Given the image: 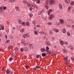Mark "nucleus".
Here are the masks:
<instances>
[{
  "mask_svg": "<svg viewBox=\"0 0 74 74\" xmlns=\"http://www.w3.org/2000/svg\"><path fill=\"white\" fill-rule=\"evenodd\" d=\"M36 58L37 59H38V58H39V56H38V55H37V56L36 57Z\"/></svg>",
  "mask_w": 74,
  "mask_h": 74,
  "instance_id": "obj_49",
  "label": "nucleus"
},
{
  "mask_svg": "<svg viewBox=\"0 0 74 74\" xmlns=\"http://www.w3.org/2000/svg\"><path fill=\"white\" fill-rule=\"evenodd\" d=\"M32 45H30V44L29 45V47H32Z\"/></svg>",
  "mask_w": 74,
  "mask_h": 74,
  "instance_id": "obj_44",
  "label": "nucleus"
},
{
  "mask_svg": "<svg viewBox=\"0 0 74 74\" xmlns=\"http://www.w3.org/2000/svg\"><path fill=\"white\" fill-rule=\"evenodd\" d=\"M26 25H27V26H29V22H27L26 23Z\"/></svg>",
  "mask_w": 74,
  "mask_h": 74,
  "instance_id": "obj_33",
  "label": "nucleus"
},
{
  "mask_svg": "<svg viewBox=\"0 0 74 74\" xmlns=\"http://www.w3.org/2000/svg\"><path fill=\"white\" fill-rule=\"evenodd\" d=\"M46 56V54L45 53H43L42 54V57H44V56Z\"/></svg>",
  "mask_w": 74,
  "mask_h": 74,
  "instance_id": "obj_26",
  "label": "nucleus"
},
{
  "mask_svg": "<svg viewBox=\"0 0 74 74\" xmlns=\"http://www.w3.org/2000/svg\"><path fill=\"white\" fill-rule=\"evenodd\" d=\"M12 59H13V58H10L9 59V62H11V61L12 60Z\"/></svg>",
  "mask_w": 74,
  "mask_h": 74,
  "instance_id": "obj_21",
  "label": "nucleus"
},
{
  "mask_svg": "<svg viewBox=\"0 0 74 74\" xmlns=\"http://www.w3.org/2000/svg\"><path fill=\"white\" fill-rule=\"evenodd\" d=\"M11 46H9V47H8V48H10Z\"/></svg>",
  "mask_w": 74,
  "mask_h": 74,
  "instance_id": "obj_64",
  "label": "nucleus"
},
{
  "mask_svg": "<svg viewBox=\"0 0 74 74\" xmlns=\"http://www.w3.org/2000/svg\"><path fill=\"white\" fill-rule=\"evenodd\" d=\"M29 16H30V17H32V16H33V14L31 13H30L29 14Z\"/></svg>",
  "mask_w": 74,
  "mask_h": 74,
  "instance_id": "obj_35",
  "label": "nucleus"
},
{
  "mask_svg": "<svg viewBox=\"0 0 74 74\" xmlns=\"http://www.w3.org/2000/svg\"><path fill=\"white\" fill-rule=\"evenodd\" d=\"M23 2L24 4H26V3H27V2L26 1H23Z\"/></svg>",
  "mask_w": 74,
  "mask_h": 74,
  "instance_id": "obj_38",
  "label": "nucleus"
},
{
  "mask_svg": "<svg viewBox=\"0 0 74 74\" xmlns=\"http://www.w3.org/2000/svg\"><path fill=\"white\" fill-rule=\"evenodd\" d=\"M71 59L72 60H73V59H74V58H73V57H72V58H71Z\"/></svg>",
  "mask_w": 74,
  "mask_h": 74,
  "instance_id": "obj_60",
  "label": "nucleus"
},
{
  "mask_svg": "<svg viewBox=\"0 0 74 74\" xmlns=\"http://www.w3.org/2000/svg\"><path fill=\"white\" fill-rule=\"evenodd\" d=\"M15 9L16 10V11H19V8L18 6H16L15 8Z\"/></svg>",
  "mask_w": 74,
  "mask_h": 74,
  "instance_id": "obj_13",
  "label": "nucleus"
},
{
  "mask_svg": "<svg viewBox=\"0 0 74 74\" xmlns=\"http://www.w3.org/2000/svg\"><path fill=\"white\" fill-rule=\"evenodd\" d=\"M49 12H52V10L51 9H50L49 10Z\"/></svg>",
  "mask_w": 74,
  "mask_h": 74,
  "instance_id": "obj_43",
  "label": "nucleus"
},
{
  "mask_svg": "<svg viewBox=\"0 0 74 74\" xmlns=\"http://www.w3.org/2000/svg\"><path fill=\"white\" fill-rule=\"evenodd\" d=\"M49 33L50 34H52V31H49Z\"/></svg>",
  "mask_w": 74,
  "mask_h": 74,
  "instance_id": "obj_41",
  "label": "nucleus"
},
{
  "mask_svg": "<svg viewBox=\"0 0 74 74\" xmlns=\"http://www.w3.org/2000/svg\"><path fill=\"white\" fill-rule=\"evenodd\" d=\"M60 44L61 45H63L64 44V42H63L62 41H61L60 42Z\"/></svg>",
  "mask_w": 74,
  "mask_h": 74,
  "instance_id": "obj_32",
  "label": "nucleus"
},
{
  "mask_svg": "<svg viewBox=\"0 0 74 74\" xmlns=\"http://www.w3.org/2000/svg\"><path fill=\"white\" fill-rule=\"evenodd\" d=\"M67 35L68 37H70V33L69 32H67Z\"/></svg>",
  "mask_w": 74,
  "mask_h": 74,
  "instance_id": "obj_20",
  "label": "nucleus"
},
{
  "mask_svg": "<svg viewBox=\"0 0 74 74\" xmlns=\"http://www.w3.org/2000/svg\"><path fill=\"white\" fill-rule=\"evenodd\" d=\"M43 34L44 35H46L47 34V33H44Z\"/></svg>",
  "mask_w": 74,
  "mask_h": 74,
  "instance_id": "obj_62",
  "label": "nucleus"
},
{
  "mask_svg": "<svg viewBox=\"0 0 74 74\" xmlns=\"http://www.w3.org/2000/svg\"><path fill=\"white\" fill-rule=\"evenodd\" d=\"M3 8L4 10H6L7 7L6 6H4Z\"/></svg>",
  "mask_w": 74,
  "mask_h": 74,
  "instance_id": "obj_29",
  "label": "nucleus"
},
{
  "mask_svg": "<svg viewBox=\"0 0 74 74\" xmlns=\"http://www.w3.org/2000/svg\"><path fill=\"white\" fill-rule=\"evenodd\" d=\"M23 49H24V51H27L28 50V48H27L26 47H24Z\"/></svg>",
  "mask_w": 74,
  "mask_h": 74,
  "instance_id": "obj_6",
  "label": "nucleus"
},
{
  "mask_svg": "<svg viewBox=\"0 0 74 74\" xmlns=\"http://www.w3.org/2000/svg\"><path fill=\"white\" fill-rule=\"evenodd\" d=\"M47 44H49V42L48 41L47 42Z\"/></svg>",
  "mask_w": 74,
  "mask_h": 74,
  "instance_id": "obj_63",
  "label": "nucleus"
},
{
  "mask_svg": "<svg viewBox=\"0 0 74 74\" xmlns=\"http://www.w3.org/2000/svg\"><path fill=\"white\" fill-rule=\"evenodd\" d=\"M41 13H42V12H39V14H41Z\"/></svg>",
  "mask_w": 74,
  "mask_h": 74,
  "instance_id": "obj_55",
  "label": "nucleus"
},
{
  "mask_svg": "<svg viewBox=\"0 0 74 74\" xmlns=\"http://www.w3.org/2000/svg\"><path fill=\"white\" fill-rule=\"evenodd\" d=\"M21 42L22 44H25V42Z\"/></svg>",
  "mask_w": 74,
  "mask_h": 74,
  "instance_id": "obj_52",
  "label": "nucleus"
},
{
  "mask_svg": "<svg viewBox=\"0 0 74 74\" xmlns=\"http://www.w3.org/2000/svg\"><path fill=\"white\" fill-rule=\"evenodd\" d=\"M25 68H26V69H28L29 66H25Z\"/></svg>",
  "mask_w": 74,
  "mask_h": 74,
  "instance_id": "obj_50",
  "label": "nucleus"
},
{
  "mask_svg": "<svg viewBox=\"0 0 74 74\" xmlns=\"http://www.w3.org/2000/svg\"><path fill=\"white\" fill-rule=\"evenodd\" d=\"M47 13L48 14V15H49L51 14V12H47Z\"/></svg>",
  "mask_w": 74,
  "mask_h": 74,
  "instance_id": "obj_45",
  "label": "nucleus"
},
{
  "mask_svg": "<svg viewBox=\"0 0 74 74\" xmlns=\"http://www.w3.org/2000/svg\"><path fill=\"white\" fill-rule=\"evenodd\" d=\"M34 34H35V35H37L38 34H37V31H36L34 32Z\"/></svg>",
  "mask_w": 74,
  "mask_h": 74,
  "instance_id": "obj_37",
  "label": "nucleus"
},
{
  "mask_svg": "<svg viewBox=\"0 0 74 74\" xmlns=\"http://www.w3.org/2000/svg\"><path fill=\"white\" fill-rule=\"evenodd\" d=\"M17 21L18 23H21L22 22V20H21V19H18Z\"/></svg>",
  "mask_w": 74,
  "mask_h": 74,
  "instance_id": "obj_12",
  "label": "nucleus"
},
{
  "mask_svg": "<svg viewBox=\"0 0 74 74\" xmlns=\"http://www.w3.org/2000/svg\"><path fill=\"white\" fill-rule=\"evenodd\" d=\"M3 8L2 7H0V12H1L2 11H3Z\"/></svg>",
  "mask_w": 74,
  "mask_h": 74,
  "instance_id": "obj_22",
  "label": "nucleus"
},
{
  "mask_svg": "<svg viewBox=\"0 0 74 74\" xmlns=\"http://www.w3.org/2000/svg\"><path fill=\"white\" fill-rule=\"evenodd\" d=\"M46 38V36H44L43 38L44 39H45Z\"/></svg>",
  "mask_w": 74,
  "mask_h": 74,
  "instance_id": "obj_61",
  "label": "nucleus"
},
{
  "mask_svg": "<svg viewBox=\"0 0 74 74\" xmlns=\"http://www.w3.org/2000/svg\"><path fill=\"white\" fill-rule=\"evenodd\" d=\"M20 51L21 52H23L24 49L22 48H21L20 49Z\"/></svg>",
  "mask_w": 74,
  "mask_h": 74,
  "instance_id": "obj_25",
  "label": "nucleus"
},
{
  "mask_svg": "<svg viewBox=\"0 0 74 74\" xmlns=\"http://www.w3.org/2000/svg\"><path fill=\"white\" fill-rule=\"evenodd\" d=\"M27 5L28 6V7H30L31 8H29V10L30 11H31L32 10H33V8H32V7H33V5L32 4H31L30 3H27Z\"/></svg>",
  "mask_w": 74,
  "mask_h": 74,
  "instance_id": "obj_1",
  "label": "nucleus"
},
{
  "mask_svg": "<svg viewBox=\"0 0 74 74\" xmlns=\"http://www.w3.org/2000/svg\"><path fill=\"white\" fill-rule=\"evenodd\" d=\"M72 28H73V29H74V25H72Z\"/></svg>",
  "mask_w": 74,
  "mask_h": 74,
  "instance_id": "obj_57",
  "label": "nucleus"
},
{
  "mask_svg": "<svg viewBox=\"0 0 74 74\" xmlns=\"http://www.w3.org/2000/svg\"><path fill=\"white\" fill-rule=\"evenodd\" d=\"M6 73L7 74H13L14 72H10V70L9 69H7L6 71Z\"/></svg>",
  "mask_w": 74,
  "mask_h": 74,
  "instance_id": "obj_2",
  "label": "nucleus"
},
{
  "mask_svg": "<svg viewBox=\"0 0 74 74\" xmlns=\"http://www.w3.org/2000/svg\"><path fill=\"white\" fill-rule=\"evenodd\" d=\"M60 23H61V24H63L64 23L63 22V21L62 19H61L60 20Z\"/></svg>",
  "mask_w": 74,
  "mask_h": 74,
  "instance_id": "obj_9",
  "label": "nucleus"
},
{
  "mask_svg": "<svg viewBox=\"0 0 74 74\" xmlns=\"http://www.w3.org/2000/svg\"><path fill=\"white\" fill-rule=\"evenodd\" d=\"M53 15H51L50 17L49 18V19H50L51 20H52V18H53Z\"/></svg>",
  "mask_w": 74,
  "mask_h": 74,
  "instance_id": "obj_7",
  "label": "nucleus"
},
{
  "mask_svg": "<svg viewBox=\"0 0 74 74\" xmlns=\"http://www.w3.org/2000/svg\"><path fill=\"white\" fill-rule=\"evenodd\" d=\"M64 44H65V45H68V43H67V42H65Z\"/></svg>",
  "mask_w": 74,
  "mask_h": 74,
  "instance_id": "obj_48",
  "label": "nucleus"
},
{
  "mask_svg": "<svg viewBox=\"0 0 74 74\" xmlns=\"http://www.w3.org/2000/svg\"><path fill=\"white\" fill-rule=\"evenodd\" d=\"M40 68V67H39L38 66H36V67H35L34 68V70H37V69H39Z\"/></svg>",
  "mask_w": 74,
  "mask_h": 74,
  "instance_id": "obj_11",
  "label": "nucleus"
},
{
  "mask_svg": "<svg viewBox=\"0 0 74 74\" xmlns=\"http://www.w3.org/2000/svg\"><path fill=\"white\" fill-rule=\"evenodd\" d=\"M67 27H71V25H67Z\"/></svg>",
  "mask_w": 74,
  "mask_h": 74,
  "instance_id": "obj_40",
  "label": "nucleus"
},
{
  "mask_svg": "<svg viewBox=\"0 0 74 74\" xmlns=\"http://www.w3.org/2000/svg\"><path fill=\"white\" fill-rule=\"evenodd\" d=\"M66 3L67 4H69V3H70V2H69V1H67Z\"/></svg>",
  "mask_w": 74,
  "mask_h": 74,
  "instance_id": "obj_58",
  "label": "nucleus"
},
{
  "mask_svg": "<svg viewBox=\"0 0 74 74\" xmlns=\"http://www.w3.org/2000/svg\"><path fill=\"white\" fill-rule=\"evenodd\" d=\"M36 2L37 3H40V1L39 0H37V1H36Z\"/></svg>",
  "mask_w": 74,
  "mask_h": 74,
  "instance_id": "obj_36",
  "label": "nucleus"
},
{
  "mask_svg": "<svg viewBox=\"0 0 74 74\" xmlns=\"http://www.w3.org/2000/svg\"><path fill=\"white\" fill-rule=\"evenodd\" d=\"M4 69V67H3L2 69V71H3V70Z\"/></svg>",
  "mask_w": 74,
  "mask_h": 74,
  "instance_id": "obj_54",
  "label": "nucleus"
},
{
  "mask_svg": "<svg viewBox=\"0 0 74 74\" xmlns=\"http://www.w3.org/2000/svg\"><path fill=\"white\" fill-rule=\"evenodd\" d=\"M21 23L23 26H25V25H26V23H25V22H22Z\"/></svg>",
  "mask_w": 74,
  "mask_h": 74,
  "instance_id": "obj_10",
  "label": "nucleus"
},
{
  "mask_svg": "<svg viewBox=\"0 0 74 74\" xmlns=\"http://www.w3.org/2000/svg\"><path fill=\"white\" fill-rule=\"evenodd\" d=\"M10 1L11 2V3H12L14 2V1H16V0H10Z\"/></svg>",
  "mask_w": 74,
  "mask_h": 74,
  "instance_id": "obj_28",
  "label": "nucleus"
},
{
  "mask_svg": "<svg viewBox=\"0 0 74 74\" xmlns=\"http://www.w3.org/2000/svg\"><path fill=\"white\" fill-rule=\"evenodd\" d=\"M71 23H72L73 24H74V21H72Z\"/></svg>",
  "mask_w": 74,
  "mask_h": 74,
  "instance_id": "obj_53",
  "label": "nucleus"
},
{
  "mask_svg": "<svg viewBox=\"0 0 74 74\" xmlns=\"http://www.w3.org/2000/svg\"><path fill=\"white\" fill-rule=\"evenodd\" d=\"M1 27V29L2 30H4V27L3 25H0Z\"/></svg>",
  "mask_w": 74,
  "mask_h": 74,
  "instance_id": "obj_23",
  "label": "nucleus"
},
{
  "mask_svg": "<svg viewBox=\"0 0 74 74\" xmlns=\"http://www.w3.org/2000/svg\"><path fill=\"white\" fill-rule=\"evenodd\" d=\"M46 50H48V49H49V47H48L47 46L46 47Z\"/></svg>",
  "mask_w": 74,
  "mask_h": 74,
  "instance_id": "obj_39",
  "label": "nucleus"
},
{
  "mask_svg": "<svg viewBox=\"0 0 74 74\" xmlns=\"http://www.w3.org/2000/svg\"><path fill=\"white\" fill-rule=\"evenodd\" d=\"M40 51L41 52H45V49L44 48H42L41 49Z\"/></svg>",
  "mask_w": 74,
  "mask_h": 74,
  "instance_id": "obj_5",
  "label": "nucleus"
},
{
  "mask_svg": "<svg viewBox=\"0 0 74 74\" xmlns=\"http://www.w3.org/2000/svg\"><path fill=\"white\" fill-rule=\"evenodd\" d=\"M45 7L46 9H48V8H49V6L46 5L45 6Z\"/></svg>",
  "mask_w": 74,
  "mask_h": 74,
  "instance_id": "obj_18",
  "label": "nucleus"
},
{
  "mask_svg": "<svg viewBox=\"0 0 74 74\" xmlns=\"http://www.w3.org/2000/svg\"><path fill=\"white\" fill-rule=\"evenodd\" d=\"M2 36V34H0V37H1Z\"/></svg>",
  "mask_w": 74,
  "mask_h": 74,
  "instance_id": "obj_56",
  "label": "nucleus"
},
{
  "mask_svg": "<svg viewBox=\"0 0 74 74\" xmlns=\"http://www.w3.org/2000/svg\"><path fill=\"white\" fill-rule=\"evenodd\" d=\"M15 56H14L15 57H16V56H17V55H16V54H15Z\"/></svg>",
  "mask_w": 74,
  "mask_h": 74,
  "instance_id": "obj_59",
  "label": "nucleus"
},
{
  "mask_svg": "<svg viewBox=\"0 0 74 74\" xmlns=\"http://www.w3.org/2000/svg\"><path fill=\"white\" fill-rule=\"evenodd\" d=\"M71 5L72 6V5H74V2L73 1L71 2L70 3Z\"/></svg>",
  "mask_w": 74,
  "mask_h": 74,
  "instance_id": "obj_16",
  "label": "nucleus"
},
{
  "mask_svg": "<svg viewBox=\"0 0 74 74\" xmlns=\"http://www.w3.org/2000/svg\"><path fill=\"white\" fill-rule=\"evenodd\" d=\"M36 21H34V20L32 21V23L35 26L36 25H35L36 24Z\"/></svg>",
  "mask_w": 74,
  "mask_h": 74,
  "instance_id": "obj_14",
  "label": "nucleus"
},
{
  "mask_svg": "<svg viewBox=\"0 0 74 74\" xmlns=\"http://www.w3.org/2000/svg\"><path fill=\"white\" fill-rule=\"evenodd\" d=\"M21 32L23 33V28H21V29L20 30Z\"/></svg>",
  "mask_w": 74,
  "mask_h": 74,
  "instance_id": "obj_31",
  "label": "nucleus"
},
{
  "mask_svg": "<svg viewBox=\"0 0 74 74\" xmlns=\"http://www.w3.org/2000/svg\"><path fill=\"white\" fill-rule=\"evenodd\" d=\"M62 32L63 33H65L66 32V29L64 28L63 29Z\"/></svg>",
  "mask_w": 74,
  "mask_h": 74,
  "instance_id": "obj_17",
  "label": "nucleus"
},
{
  "mask_svg": "<svg viewBox=\"0 0 74 74\" xmlns=\"http://www.w3.org/2000/svg\"><path fill=\"white\" fill-rule=\"evenodd\" d=\"M63 52H64V53H66V52H67V51L66 50H64L63 51Z\"/></svg>",
  "mask_w": 74,
  "mask_h": 74,
  "instance_id": "obj_47",
  "label": "nucleus"
},
{
  "mask_svg": "<svg viewBox=\"0 0 74 74\" xmlns=\"http://www.w3.org/2000/svg\"><path fill=\"white\" fill-rule=\"evenodd\" d=\"M46 52L48 53H49V51L48 50H47V51H46Z\"/></svg>",
  "mask_w": 74,
  "mask_h": 74,
  "instance_id": "obj_51",
  "label": "nucleus"
},
{
  "mask_svg": "<svg viewBox=\"0 0 74 74\" xmlns=\"http://www.w3.org/2000/svg\"><path fill=\"white\" fill-rule=\"evenodd\" d=\"M53 52L51 51L48 53V54H52Z\"/></svg>",
  "mask_w": 74,
  "mask_h": 74,
  "instance_id": "obj_27",
  "label": "nucleus"
},
{
  "mask_svg": "<svg viewBox=\"0 0 74 74\" xmlns=\"http://www.w3.org/2000/svg\"><path fill=\"white\" fill-rule=\"evenodd\" d=\"M14 51H19V49L18 47H15L14 49Z\"/></svg>",
  "mask_w": 74,
  "mask_h": 74,
  "instance_id": "obj_8",
  "label": "nucleus"
},
{
  "mask_svg": "<svg viewBox=\"0 0 74 74\" xmlns=\"http://www.w3.org/2000/svg\"><path fill=\"white\" fill-rule=\"evenodd\" d=\"M49 3L51 5H52L53 4V3H54L53 0H49Z\"/></svg>",
  "mask_w": 74,
  "mask_h": 74,
  "instance_id": "obj_4",
  "label": "nucleus"
},
{
  "mask_svg": "<svg viewBox=\"0 0 74 74\" xmlns=\"http://www.w3.org/2000/svg\"><path fill=\"white\" fill-rule=\"evenodd\" d=\"M59 6L60 8V9L61 10L62 9V4H59Z\"/></svg>",
  "mask_w": 74,
  "mask_h": 74,
  "instance_id": "obj_15",
  "label": "nucleus"
},
{
  "mask_svg": "<svg viewBox=\"0 0 74 74\" xmlns=\"http://www.w3.org/2000/svg\"><path fill=\"white\" fill-rule=\"evenodd\" d=\"M10 42V40H7L5 42L6 44H8V43H9Z\"/></svg>",
  "mask_w": 74,
  "mask_h": 74,
  "instance_id": "obj_24",
  "label": "nucleus"
},
{
  "mask_svg": "<svg viewBox=\"0 0 74 74\" xmlns=\"http://www.w3.org/2000/svg\"><path fill=\"white\" fill-rule=\"evenodd\" d=\"M28 72V70H25V73H27Z\"/></svg>",
  "mask_w": 74,
  "mask_h": 74,
  "instance_id": "obj_46",
  "label": "nucleus"
},
{
  "mask_svg": "<svg viewBox=\"0 0 74 74\" xmlns=\"http://www.w3.org/2000/svg\"><path fill=\"white\" fill-rule=\"evenodd\" d=\"M64 60H68V56H66V57H64Z\"/></svg>",
  "mask_w": 74,
  "mask_h": 74,
  "instance_id": "obj_19",
  "label": "nucleus"
},
{
  "mask_svg": "<svg viewBox=\"0 0 74 74\" xmlns=\"http://www.w3.org/2000/svg\"><path fill=\"white\" fill-rule=\"evenodd\" d=\"M70 9H71V8L70 7H69L68 8V11H70Z\"/></svg>",
  "mask_w": 74,
  "mask_h": 74,
  "instance_id": "obj_30",
  "label": "nucleus"
},
{
  "mask_svg": "<svg viewBox=\"0 0 74 74\" xmlns=\"http://www.w3.org/2000/svg\"><path fill=\"white\" fill-rule=\"evenodd\" d=\"M23 38H26L27 37H29V34H24L23 36Z\"/></svg>",
  "mask_w": 74,
  "mask_h": 74,
  "instance_id": "obj_3",
  "label": "nucleus"
},
{
  "mask_svg": "<svg viewBox=\"0 0 74 74\" xmlns=\"http://www.w3.org/2000/svg\"><path fill=\"white\" fill-rule=\"evenodd\" d=\"M65 64H66V65H68V64H69V63L68 62H65Z\"/></svg>",
  "mask_w": 74,
  "mask_h": 74,
  "instance_id": "obj_42",
  "label": "nucleus"
},
{
  "mask_svg": "<svg viewBox=\"0 0 74 74\" xmlns=\"http://www.w3.org/2000/svg\"><path fill=\"white\" fill-rule=\"evenodd\" d=\"M48 24L49 25H52V23L51 22H49Z\"/></svg>",
  "mask_w": 74,
  "mask_h": 74,
  "instance_id": "obj_34",
  "label": "nucleus"
}]
</instances>
